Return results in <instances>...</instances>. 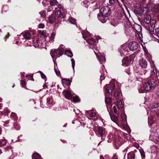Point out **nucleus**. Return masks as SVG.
Instances as JSON below:
<instances>
[{
  "label": "nucleus",
  "instance_id": "774afa93",
  "mask_svg": "<svg viewBox=\"0 0 159 159\" xmlns=\"http://www.w3.org/2000/svg\"><path fill=\"white\" fill-rule=\"evenodd\" d=\"M112 159H118V156L116 154H114L112 157Z\"/></svg>",
  "mask_w": 159,
  "mask_h": 159
},
{
  "label": "nucleus",
  "instance_id": "cd10ccee",
  "mask_svg": "<svg viewBox=\"0 0 159 159\" xmlns=\"http://www.w3.org/2000/svg\"><path fill=\"white\" fill-rule=\"evenodd\" d=\"M104 69L102 68V71H101V75H100V80L102 81L103 80L105 77V75H106L107 73V71L106 70H105V68L103 67Z\"/></svg>",
  "mask_w": 159,
  "mask_h": 159
},
{
  "label": "nucleus",
  "instance_id": "393cba45",
  "mask_svg": "<svg viewBox=\"0 0 159 159\" xmlns=\"http://www.w3.org/2000/svg\"><path fill=\"white\" fill-rule=\"evenodd\" d=\"M82 34L83 37L85 40L87 41V39H89L91 36L90 35L89 33L87 31H83L82 32Z\"/></svg>",
  "mask_w": 159,
  "mask_h": 159
},
{
  "label": "nucleus",
  "instance_id": "4468645a",
  "mask_svg": "<svg viewBox=\"0 0 159 159\" xmlns=\"http://www.w3.org/2000/svg\"><path fill=\"white\" fill-rule=\"evenodd\" d=\"M140 12L141 15L145 16L147 14H149L150 10L148 7H141Z\"/></svg>",
  "mask_w": 159,
  "mask_h": 159
},
{
  "label": "nucleus",
  "instance_id": "aec40b11",
  "mask_svg": "<svg viewBox=\"0 0 159 159\" xmlns=\"http://www.w3.org/2000/svg\"><path fill=\"white\" fill-rule=\"evenodd\" d=\"M144 22L147 24H152L151 18L150 14L145 16L143 19Z\"/></svg>",
  "mask_w": 159,
  "mask_h": 159
},
{
  "label": "nucleus",
  "instance_id": "e2e57ef3",
  "mask_svg": "<svg viewBox=\"0 0 159 159\" xmlns=\"http://www.w3.org/2000/svg\"><path fill=\"white\" fill-rule=\"evenodd\" d=\"M38 27L39 28L43 29L44 27V25L43 24H40L39 25Z\"/></svg>",
  "mask_w": 159,
  "mask_h": 159
},
{
  "label": "nucleus",
  "instance_id": "052dcab7",
  "mask_svg": "<svg viewBox=\"0 0 159 159\" xmlns=\"http://www.w3.org/2000/svg\"><path fill=\"white\" fill-rule=\"evenodd\" d=\"M54 70L57 76H59L60 75V72L59 70L57 69H56L55 67H54Z\"/></svg>",
  "mask_w": 159,
  "mask_h": 159
},
{
  "label": "nucleus",
  "instance_id": "c756f323",
  "mask_svg": "<svg viewBox=\"0 0 159 159\" xmlns=\"http://www.w3.org/2000/svg\"><path fill=\"white\" fill-rule=\"evenodd\" d=\"M120 87L118 86L116 88H115L114 90V96L116 98H118L119 96L120 95V92L119 91Z\"/></svg>",
  "mask_w": 159,
  "mask_h": 159
},
{
  "label": "nucleus",
  "instance_id": "2f4dec72",
  "mask_svg": "<svg viewBox=\"0 0 159 159\" xmlns=\"http://www.w3.org/2000/svg\"><path fill=\"white\" fill-rule=\"evenodd\" d=\"M151 11L155 13H159V4L156 5L152 9Z\"/></svg>",
  "mask_w": 159,
  "mask_h": 159
},
{
  "label": "nucleus",
  "instance_id": "1a4fd4ad",
  "mask_svg": "<svg viewBox=\"0 0 159 159\" xmlns=\"http://www.w3.org/2000/svg\"><path fill=\"white\" fill-rule=\"evenodd\" d=\"M134 55L132 54L130 57H126L122 60V65L124 66H128L134 59Z\"/></svg>",
  "mask_w": 159,
  "mask_h": 159
},
{
  "label": "nucleus",
  "instance_id": "423d86ee",
  "mask_svg": "<svg viewBox=\"0 0 159 159\" xmlns=\"http://www.w3.org/2000/svg\"><path fill=\"white\" fill-rule=\"evenodd\" d=\"M86 39L87 40L86 41L89 44V47L91 48L94 51H95L94 49L96 51L97 50H96V44L98 42L97 40L92 37H90L89 39Z\"/></svg>",
  "mask_w": 159,
  "mask_h": 159
},
{
  "label": "nucleus",
  "instance_id": "c03bdc74",
  "mask_svg": "<svg viewBox=\"0 0 159 159\" xmlns=\"http://www.w3.org/2000/svg\"><path fill=\"white\" fill-rule=\"evenodd\" d=\"M55 15L57 17H59L62 15V13L60 10H57L55 12Z\"/></svg>",
  "mask_w": 159,
  "mask_h": 159
},
{
  "label": "nucleus",
  "instance_id": "338daca9",
  "mask_svg": "<svg viewBox=\"0 0 159 159\" xmlns=\"http://www.w3.org/2000/svg\"><path fill=\"white\" fill-rule=\"evenodd\" d=\"M154 0H148L147 4H151L153 3Z\"/></svg>",
  "mask_w": 159,
  "mask_h": 159
},
{
  "label": "nucleus",
  "instance_id": "5701e85b",
  "mask_svg": "<svg viewBox=\"0 0 159 159\" xmlns=\"http://www.w3.org/2000/svg\"><path fill=\"white\" fill-rule=\"evenodd\" d=\"M62 83L64 86L65 85H67L69 86L70 85L71 81L70 79H62L61 80Z\"/></svg>",
  "mask_w": 159,
  "mask_h": 159
},
{
  "label": "nucleus",
  "instance_id": "0e129e2a",
  "mask_svg": "<svg viewBox=\"0 0 159 159\" xmlns=\"http://www.w3.org/2000/svg\"><path fill=\"white\" fill-rule=\"evenodd\" d=\"M140 2L141 4L142 5H145L147 4L146 0H141Z\"/></svg>",
  "mask_w": 159,
  "mask_h": 159
},
{
  "label": "nucleus",
  "instance_id": "c9c22d12",
  "mask_svg": "<svg viewBox=\"0 0 159 159\" xmlns=\"http://www.w3.org/2000/svg\"><path fill=\"white\" fill-rule=\"evenodd\" d=\"M47 105L49 106H51L52 104L53 99L51 97H49L47 99Z\"/></svg>",
  "mask_w": 159,
  "mask_h": 159
},
{
  "label": "nucleus",
  "instance_id": "9b49d317",
  "mask_svg": "<svg viewBox=\"0 0 159 159\" xmlns=\"http://www.w3.org/2000/svg\"><path fill=\"white\" fill-rule=\"evenodd\" d=\"M138 44L135 41L130 42L128 45L129 51H134L137 49L138 48Z\"/></svg>",
  "mask_w": 159,
  "mask_h": 159
},
{
  "label": "nucleus",
  "instance_id": "4d7b16f0",
  "mask_svg": "<svg viewBox=\"0 0 159 159\" xmlns=\"http://www.w3.org/2000/svg\"><path fill=\"white\" fill-rule=\"evenodd\" d=\"M14 127L16 130H19L20 129V127L18 124L16 123L14 125Z\"/></svg>",
  "mask_w": 159,
  "mask_h": 159
},
{
  "label": "nucleus",
  "instance_id": "bf43d9fd",
  "mask_svg": "<svg viewBox=\"0 0 159 159\" xmlns=\"http://www.w3.org/2000/svg\"><path fill=\"white\" fill-rule=\"evenodd\" d=\"M21 84L24 87H26V82L25 81L21 80Z\"/></svg>",
  "mask_w": 159,
  "mask_h": 159
},
{
  "label": "nucleus",
  "instance_id": "7c9ffc66",
  "mask_svg": "<svg viewBox=\"0 0 159 159\" xmlns=\"http://www.w3.org/2000/svg\"><path fill=\"white\" fill-rule=\"evenodd\" d=\"M65 48V46L62 44L57 49L59 52V54H60V55H62L64 50V49Z\"/></svg>",
  "mask_w": 159,
  "mask_h": 159
},
{
  "label": "nucleus",
  "instance_id": "864d4df0",
  "mask_svg": "<svg viewBox=\"0 0 159 159\" xmlns=\"http://www.w3.org/2000/svg\"><path fill=\"white\" fill-rule=\"evenodd\" d=\"M72 63V66L73 69L74 71H75V61L73 58L71 60Z\"/></svg>",
  "mask_w": 159,
  "mask_h": 159
},
{
  "label": "nucleus",
  "instance_id": "13d9d810",
  "mask_svg": "<svg viewBox=\"0 0 159 159\" xmlns=\"http://www.w3.org/2000/svg\"><path fill=\"white\" fill-rule=\"evenodd\" d=\"M155 34L159 37V28L155 29Z\"/></svg>",
  "mask_w": 159,
  "mask_h": 159
},
{
  "label": "nucleus",
  "instance_id": "a19ab883",
  "mask_svg": "<svg viewBox=\"0 0 159 159\" xmlns=\"http://www.w3.org/2000/svg\"><path fill=\"white\" fill-rule=\"evenodd\" d=\"M55 19L56 18L55 16H51L49 18V22L51 24L53 23Z\"/></svg>",
  "mask_w": 159,
  "mask_h": 159
},
{
  "label": "nucleus",
  "instance_id": "ea45409f",
  "mask_svg": "<svg viewBox=\"0 0 159 159\" xmlns=\"http://www.w3.org/2000/svg\"><path fill=\"white\" fill-rule=\"evenodd\" d=\"M32 158L35 159H40L41 158L40 155L38 153H35L33 154Z\"/></svg>",
  "mask_w": 159,
  "mask_h": 159
},
{
  "label": "nucleus",
  "instance_id": "680f3d73",
  "mask_svg": "<svg viewBox=\"0 0 159 159\" xmlns=\"http://www.w3.org/2000/svg\"><path fill=\"white\" fill-rule=\"evenodd\" d=\"M145 90L143 89L142 88L139 89V91L140 93H144L145 92Z\"/></svg>",
  "mask_w": 159,
  "mask_h": 159
},
{
  "label": "nucleus",
  "instance_id": "39448f33",
  "mask_svg": "<svg viewBox=\"0 0 159 159\" xmlns=\"http://www.w3.org/2000/svg\"><path fill=\"white\" fill-rule=\"evenodd\" d=\"M115 84V83L112 82L105 86V93L106 96H108L112 94L113 90H114L116 88Z\"/></svg>",
  "mask_w": 159,
  "mask_h": 159
},
{
  "label": "nucleus",
  "instance_id": "a878e982",
  "mask_svg": "<svg viewBox=\"0 0 159 159\" xmlns=\"http://www.w3.org/2000/svg\"><path fill=\"white\" fill-rule=\"evenodd\" d=\"M50 4L51 6H56L60 8L61 7V5L58 3L56 0H50Z\"/></svg>",
  "mask_w": 159,
  "mask_h": 159
},
{
  "label": "nucleus",
  "instance_id": "58836bf2",
  "mask_svg": "<svg viewBox=\"0 0 159 159\" xmlns=\"http://www.w3.org/2000/svg\"><path fill=\"white\" fill-rule=\"evenodd\" d=\"M121 114V117L122 120V121L123 122L125 123L126 121V116L125 115V113L124 112V111H123L120 112Z\"/></svg>",
  "mask_w": 159,
  "mask_h": 159
},
{
  "label": "nucleus",
  "instance_id": "5fc2aeb1",
  "mask_svg": "<svg viewBox=\"0 0 159 159\" xmlns=\"http://www.w3.org/2000/svg\"><path fill=\"white\" fill-rule=\"evenodd\" d=\"M125 125L124 124L122 125L123 127L126 130L128 133H129L130 132V129L128 127V126L125 127Z\"/></svg>",
  "mask_w": 159,
  "mask_h": 159
},
{
  "label": "nucleus",
  "instance_id": "a18cd8bd",
  "mask_svg": "<svg viewBox=\"0 0 159 159\" xmlns=\"http://www.w3.org/2000/svg\"><path fill=\"white\" fill-rule=\"evenodd\" d=\"M41 35H43L44 37H46V40L47 39V38H49V37L48 36V34L46 33V30H43L40 32Z\"/></svg>",
  "mask_w": 159,
  "mask_h": 159
},
{
  "label": "nucleus",
  "instance_id": "7ed1b4c3",
  "mask_svg": "<svg viewBox=\"0 0 159 159\" xmlns=\"http://www.w3.org/2000/svg\"><path fill=\"white\" fill-rule=\"evenodd\" d=\"M159 104L157 103H153L148 107L147 109L148 114H149L150 111L155 112L156 113L157 117L159 118Z\"/></svg>",
  "mask_w": 159,
  "mask_h": 159
},
{
  "label": "nucleus",
  "instance_id": "b1692460",
  "mask_svg": "<svg viewBox=\"0 0 159 159\" xmlns=\"http://www.w3.org/2000/svg\"><path fill=\"white\" fill-rule=\"evenodd\" d=\"M56 33L55 32H53L52 33L50 37L47 38L48 40H46L47 42H49L50 43H52L54 41V39L55 38Z\"/></svg>",
  "mask_w": 159,
  "mask_h": 159
},
{
  "label": "nucleus",
  "instance_id": "473e14b6",
  "mask_svg": "<svg viewBox=\"0 0 159 159\" xmlns=\"http://www.w3.org/2000/svg\"><path fill=\"white\" fill-rule=\"evenodd\" d=\"M22 35L25 39H29L31 37V35L29 33L27 32H25L23 33H21V35Z\"/></svg>",
  "mask_w": 159,
  "mask_h": 159
},
{
  "label": "nucleus",
  "instance_id": "9d476101",
  "mask_svg": "<svg viewBox=\"0 0 159 159\" xmlns=\"http://www.w3.org/2000/svg\"><path fill=\"white\" fill-rule=\"evenodd\" d=\"M151 66L152 67L153 70H151L150 74V77L153 78V79H155L156 81L157 75V71L156 70V68L153 62H152L151 63Z\"/></svg>",
  "mask_w": 159,
  "mask_h": 159
},
{
  "label": "nucleus",
  "instance_id": "f8f14e48",
  "mask_svg": "<svg viewBox=\"0 0 159 159\" xmlns=\"http://www.w3.org/2000/svg\"><path fill=\"white\" fill-rule=\"evenodd\" d=\"M94 51V52L98 58L99 62L101 64H102L104 63L105 62L106 59L105 58V56L104 55H102L100 53H99L98 54H97V51Z\"/></svg>",
  "mask_w": 159,
  "mask_h": 159
},
{
  "label": "nucleus",
  "instance_id": "37998d69",
  "mask_svg": "<svg viewBox=\"0 0 159 159\" xmlns=\"http://www.w3.org/2000/svg\"><path fill=\"white\" fill-rule=\"evenodd\" d=\"M68 20L69 22L73 24H76V20L73 17H70Z\"/></svg>",
  "mask_w": 159,
  "mask_h": 159
},
{
  "label": "nucleus",
  "instance_id": "a211bd4d",
  "mask_svg": "<svg viewBox=\"0 0 159 159\" xmlns=\"http://www.w3.org/2000/svg\"><path fill=\"white\" fill-rule=\"evenodd\" d=\"M33 44V46L35 47H38L39 48H41L42 46V41L39 39H34V40L33 39L32 40Z\"/></svg>",
  "mask_w": 159,
  "mask_h": 159
},
{
  "label": "nucleus",
  "instance_id": "20e7f679",
  "mask_svg": "<svg viewBox=\"0 0 159 159\" xmlns=\"http://www.w3.org/2000/svg\"><path fill=\"white\" fill-rule=\"evenodd\" d=\"M157 81L155 79L149 80L144 84V88L145 90L148 91L154 88L156 84Z\"/></svg>",
  "mask_w": 159,
  "mask_h": 159
},
{
  "label": "nucleus",
  "instance_id": "3c124183",
  "mask_svg": "<svg viewBox=\"0 0 159 159\" xmlns=\"http://www.w3.org/2000/svg\"><path fill=\"white\" fill-rule=\"evenodd\" d=\"M41 75V77L42 79L44 80L45 81H46V77L45 75L41 71H39Z\"/></svg>",
  "mask_w": 159,
  "mask_h": 159
},
{
  "label": "nucleus",
  "instance_id": "f3484780",
  "mask_svg": "<svg viewBox=\"0 0 159 159\" xmlns=\"http://www.w3.org/2000/svg\"><path fill=\"white\" fill-rule=\"evenodd\" d=\"M105 102L107 105V110L109 111V109L112 107V103L111 102V98L106 96V95H105Z\"/></svg>",
  "mask_w": 159,
  "mask_h": 159
},
{
  "label": "nucleus",
  "instance_id": "0eeeda50",
  "mask_svg": "<svg viewBox=\"0 0 159 159\" xmlns=\"http://www.w3.org/2000/svg\"><path fill=\"white\" fill-rule=\"evenodd\" d=\"M134 28V31L137 34V36L139 39L140 41H142V29L140 25L137 24H135L133 25Z\"/></svg>",
  "mask_w": 159,
  "mask_h": 159
},
{
  "label": "nucleus",
  "instance_id": "412c9836",
  "mask_svg": "<svg viewBox=\"0 0 159 159\" xmlns=\"http://www.w3.org/2000/svg\"><path fill=\"white\" fill-rule=\"evenodd\" d=\"M110 115L111 119V120L118 126H119V125L118 123V119L117 116H115L114 114L111 113L109 111H108Z\"/></svg>",
  "mask_w": 159,
  "mask_h": 159
},
{
  "label": "nucleus",
  "instance_id": "6e6d98bb",
  "mask_svg": "<svg viewBox=\"0 0 159 159\" xmlns=\"http://www.w3.org/2000/svg\"><path fill=\"white\" fill-rule=\"evenodd\" d=\"M118 24V22L117 21H115L113 20L111 22V24L114 26L117 25Z\"/></svg>",
  "mask_w": 159,
  "mask_h": 159
},
{
  "label": "nucleus",
  "instance_id": "de8ad7c7",
  "mask_svg": "<svg viewBox=\"0 0 159 159\" xmlns=\"http://www.w3.org/2000/svg\"><path fill=\"white\" fill-rule=\"evenodd\" d=\"M11 117L13 120H16L18 118L16 114L14 112H12L11 113Z\"/></svg>",
  "mask_w": 159,
  "mask_h": 159
},
{
  "label": "nucleus",
  "instance_id": "bb28decb",
  "mask_svg": "<svg viewBox=\"0 0 159 159\" xmlns=\"http://www.w3.org/2000/svg\"><path fill=\"white\" fill-rule=\"evenodd\" d=\"M140 66L144 68H146L147 66V63L145 60L142 59L139 61Z\"/></svg>",
  "mask_w": 159,
  "mask_h": 159
},
{
  "label": "nucleus",
  "instance_id": "6e6552de",
  "mask_svg": "<svg viewBox=\"0 0 159 159\" xmlns=\"http://www.w3.org/2000/svg\"><path fill=\"white\" fill-rule=\"evenodd\" d=\"M119 51L121 56H123V55H126L129 54L128 46L125 44L121 46Z\"/></svg>",
  "mask_w": 159,
  "mask_h": 159
},
{
  "label": "nucleus",
  "instance_id": "4be33fe9",
  "mask_svg": "<svg viewBox=\"0 0 159 159\" xmlns=\"http://www.w3.org/2000/svg\"><path fill=\"white\" fill-rule=\"evenodd\" d=\"M107 16H104V15L100 14H98V20L102 23H105L106 22L107 19Z\"/></svg>",
  "mask_w": 159,
  "mask_h": 159
},
{
  "label": "nucleus",
  "instance_id": "72a5a7b5",
  "mask_svg": "<svg viewBox=\"0 0 159 159\" xmlns=\"http://www.w3.org/2000/svg\"><path fill=\"white\" fill-rule=\"evenodd\" d=\"M91 3V0H84L82 2V5L86 7H87Z\"/></svg>",
  "mask_w": 159,
  "mask_h": 159
},
{
  "label": "nucleus",
  "instance_id": "6ab92c4d",
  "mask_svg": "<svg viewBox=\"0 0 159 159\" xmlns=\"http://www.w3.org/2000/svg\"><path fill=\"white\" fill-rule=\"evenodd\" d=\"M116 106L118 109V113L124 111V109L123 108L124 104L122 103L121 100H118Z\"/></svg>",
  "mask_w": 159,
  "mask_h": 159
},
{
  "label": "nucleus",
  "instance_id": "f257e3e1",
  "mask_svg": "<svg viewBox=\"0 0 159 159\" xmlns=\"http://www.w3.org/2000/svg\"><path fill=\"white\" fill-rule=\"evenodd\" d=\"M62 94L66 99L71 100L72 102H80V101L78 96H73L69 90H64L62 92Z\"/></svg>",
  "mask_w": 159,
  "mask_h": 159
},
{
  "label": "nucleus",
  "instance_id": "79ce46f5",
  "mask_svg": "<svg viewBox=\"0 0 159 159\" xmlns=\"http://www.w3.org/2000/svg\"><path fill=\"white\" fill-rule=\"evenodd\" d=\"M147 72L146 70H142L140 71V72H138L136 71V73H137V75H145Z\"/></svg>",
  "mask_w": 159,
  "mask_h": 159
},
{
  "label": "nucleus",
  "instance_id": "ddd939ff",
  "mask_svg": "<svg viewBox=\"0 0 159 159\" xmlns=\"http://www.w3.org/2000/svg\"><path fill=\"white\" fill-rule=\"evenodd\" d=\"M109 10L110 8L108 7H103L100 9L99 14L104 15V16H108Z\"/></svg>",
  "mask_w": 159,
  "mask_h": 159
},
{
  "label": "nucleus",
  "instance_id": "dca6fc26",
  "mask_svg": "<svg viewBox=\"0 0 159 159\" xmlns=\"http://www.w3.org/2000/svg\"><path fill=\"white\" fill-rule=\"evenodd\" d=\"M59 52L58 50L56 49L54 50L52 49L50 52V54L53 58H56L62 56L60 55V54H59Z\"/></svg>",
  "mask_w": 159,
  "mask_h": 159
},
{
  "label": "nucleus",
  "instance_id": "2eb2a0df",
  "mask_svg": "<svg viewBox=\"0 0 159 159\" xmlns=\"http://www.w3.org/2000/svg\"><path fill=\"white\" fill-rule=\"evenodd\" d=\"M98 131L102 138V139H105L106 136L107 135V132L105 130V129L102 127H99L98 128Z\"/></svg>",
  "mask_w": 159,
  "mask_h": 159
},
{
  "label": "nucleus",
  "instance_id": "69168bd1",
  "mask_svg": "<svg viewBox=\"0 0 159 159\" xmlns=\"http://www.w3.org/2000/svg\"><path fill=\"white\" fill-rule=\"evenodd\" d=\"M2 146L4 145L6 143V140L5 139H3L1 140Z\"/></svg>",
  "mask_w": 159,
  "mask_h": 159
},
{
  "label": "nucleus",
  "instance_id": "f704fd0d",
  "mask_svg": "<svg viewBox=\"0 0 159 159\" xmlns=\"http://www.w3.org/2000/svg\"><path fill=\"white\" fill-rule=\"evenodd\" d=\"M135 154L133 152H131L128 154L127 159H135Z\"/></svg>",
  "mask_w": 159,
  "mask_h": 159
},
{
  "label": "nucleus",
  "instance_id": "4c0bfd02",
  "mask_svg": "<svg viewBox=\"0 0 159 159\" xmlns=\"http://www.w3.org/2000/svg\"><path fill=\"white\" fill-rule=\"evenodd\" d=\"M65 54L68 57H72L73 56L72 52L68 49H66L65 52Z\"/></svg>",
  "mask_w": 159,
  "mask_h": 159
},
{
  "label": "nucleus",
  "instance_id": "49530a36",
  "mask_svg": "<svg viewBox=\"0 0 159 159\" xmlns=\"http://www.w3.org/2000/svg\"><path fill=\"white\" fill-rule=\"evenodd\" d=\"M116 106H114L113 107V111L118 116L120 114V113H118V109L116 108Z\"/></svg>",
  "mask_w": 159,
  "mask_h": 159
},
{
  "label": "nucleus",
  "instance_id": "09e8293b",
  "mask_svg": "<svg viewBox=\"0 0 159 159\" xmlns=\"http://www.w3.org/2000/svg\"><path fill=\"white\" fill-rule=\"evenodd\" d=\"M139 152L140 153L142 159L144 158L145 157V154L143 150L142 149H140Z\"/></svg>",
  "mask_w": 159,
  "mask_h": 159
},
{
  "label": "nucleus",
  "instance_id": "c85d7f7f",
  "mask_svg": "<svg viewBox=\"0 0 159 159\" xmlns=\"http://www.w3.org/2000/svg\"><path fill=\"white\" fill-rule=\"evenodd\" d=\"M88 113L91 117L94 118V119L97 118V114L94 111H88Z\"/></svg>",
  "mask_w": 159,
  "mask_h": 159
},
{
  "label": "nucleus",
  "instance_id": "8fccbe9b",
  "mask_svg": "<svg viewBox=\"0 0 159 159\" xmlns=\"http://www.w3.org/2000/svg\"><path fill=\"white\" fill-rule=\"evenodd\" d=\"M26 77L27 78L29 79L30 80L34 81V80L33 78V74H30L28 75L26 74Z\"/></svg>",
  "mask_w": 159,
  "mask_h": 159
},
{
  "label": "nucleus",
  "instance_id": "603ef678",
  "mask_svg": "<svg viewBox=\"0 0 159 159\" xmlns=\"http://www.w3.org/2000/svg\"><path fill=\"white\" fill-rule=\"evenodd\" d=\"M39 13L43 18H44L46 16V12L44 11H41L39 12Z\"/></svg>",
  "mask_w": 159,
  "mask_h": 159
},
{
  "label": "nucleus",
  "instance_id": "f03ea898",
  "mask_svg": "<svg viewBox=\"0 0 159 159\" xmlns=\"http://www.w3.org/2000/svg\"><path fill=\"white\" fill-rule=\"evenodd\" d=\"M108 139L107 140L108 142H113L115 144L116 146H120L123 143V140L122 138L118 136L112 135L111 139V136H108Z\"/></svg>",
  "mask_w": 159,
  "mask_h": 159
},
{
  "label": "nucleus",
  "instance_id": "e433bc0d",
  "mask_svg": "<svg viewBox=\"0 0 159 159\" xmlns=\"http://www.w3.org/2000/svg\"><path fill=\"white\" fill-rule=\"evenodd\" d=\"M154 117L153 116H148V123L149 125H151L154 122Z\"/></svg>",
  "mask_w": 159,
  "mask_h": 159
}]
</instances>
